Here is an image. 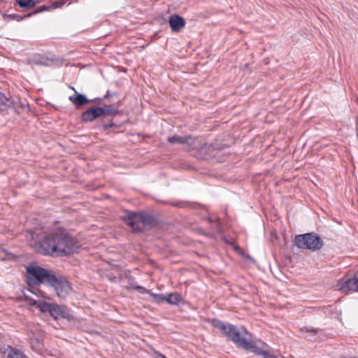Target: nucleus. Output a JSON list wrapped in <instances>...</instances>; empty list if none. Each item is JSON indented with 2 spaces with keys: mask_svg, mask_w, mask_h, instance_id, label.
Wrapping results in <instances>:
<instances>
[{
  "mask_svg": "<svg viewBox=\"0 0 358 358\" xmlns=\"http://www.w3.org/2000/svg\"><path fill=\"white\" fill-rule=\"evenodd\" d=\"M15 104V101L11 97H7L0 92V111H6Z\"/></svg>",
  "mask_w": 358,
  "mask_h": 358,
  "instance_id": "nucleus-16",
  "label": "nucleus"
},
{
  "mask_svg": "<svg viewBox=\"0 0 358 358\" xmlns=\"http://www.w3.org/2000/svg\"><path fill=\"white\" fill-rule=\"evenodd\" d=\"M103 110L102 107L93 106L87 108L82 113L80 118L81 121L85 123L91 122L96 118L102 116Z\"/></svg>",
  "mask_w": 358,
  "mask_h": 358,
  "instance_id": "nucleus-9",
  "label": "nucleus"
},
{
  "mask_svg": "<svg viewBox=\"0 0 358 358\" xmlns=\"http://www.w3.org/2000/svg\"><path fill=\"white\" fill-rule=\"evenodd\" d=\"M124 220L134 231H141L145 228H152L157 224V220L154 215L147 213L128 212Z\"/></svg>",
  "mask_w": 358,
  "mask_h": 358,
  "instance_id": "nucleus-3",
  "label": "nucleus"
},
{
  "mask_svg": "<svg viewBox=\"0 0 358 358\" xmlns=\"http://www.w3.org/2000/svg\"><path fill=\"white\" fill-rule=\"evenodd\" d=\"M336 289L347 293L350 291L358 292V272L353 276L342 278L336 285Z\"/></svg>",
  "mask_w": 358,
  "mask_h": 358,
  "instance_id": "nucleus-7",
  "label": "nucleus"
},
{
  "mask_svg": "<svg viewBox=\"0 0 358 358\" xmlns=\"http://www.w3.org/2000/svg\"><path fill=\"white\" fill-rule=\"evenodd\" d=\"M115 126V124L112 122V120L109 122H103L102 127L103 131H107L108 129Z\"/></svg>",
  "mask_w": 358,
  "mask_h": 358,
  "instance_id": "nucleus-27",
  "label": "nucleus"
},
{
  "mask_svg": "<svg viewBox=\"0 0 358 358\" xmlns=\"http://www.w3.org/2000/svg\"><path fill=\"white\" fill-rule=\"evenodd\" d=\"M185 143L187 148L189 151L190 150H206L207 148H210L208 143L203 142L201 139L197 136H192L190 135L185 136Z\"/></svg>",
  "mask_w": 358,
  "mask_h": 358,
  "instance_id": "nucleus-8",
  "label": "nucleus"
},
{
  "mask_svg": "<svg viewBox=\"0 0 358 358\" xmlns=\"http://www.w3.org/2000/svg\"><path fill=\"white\" fill-rule=\"evenodd\" d=\"M110 96V94L109 91H108V92H106V94L104 95V96H103V99H108Z\"/></svg>",
  "mask_w": 358,
  "mask_h": 358,
  "instance_id": "nucleus-30",
  "label": "nucleus"
},
{
  "mask_svg": "<svg viewBox=\"0 0 358 358\" xmlns=\"http://www.w3.org/2000/svg\"><path fill=\"white\" fill-rule=\"evenodd\" d=\"M27 292L35 294L37 297L46 298L45 293L39 290L36 287H32L31 289H27Z\"/></svg>",
  "mask_w": 358,
  "mask_h": 358,
  "instance_id": "nucleus-24",
  "label": "nucleus"
},
{
  "mask_svg": "<svg viewBox=\"0 0 358 358\" xmlns=\"http://www.w3.org/2000/svg\"><path fill=\"white\" fill-rule=\"evenodd\" d=\"M131 287L134 289L138 290L141 294H149L153 298L154 301L157 303H162L165 302L166 294H154L152 293L150 290L146 289L145 287L139 285H136L134 284H131Z\"/></svg>",
  "mask_w": 358,
  "mask_h": 358,
  "instance_id": "nucleus-15",
  "label": "nucleus"
},
{
  "mask_svg": "<svg viewBox=\"0 0 358 358\" xmlns=\"http://www.w3.org/2000/svg\"><path fill=\"white\" fill-rule=\"evenodd\" d=\"M267 345L262 341H257L251 352L262 356L263 358H278L275 355L270 354L266 350Z\"/></svg>",
  "mask_w": 358,
  "mask_h": 358,
  "instance_id": "nucleus-14",
  "label": "nucleus"
},
{
  "mask_svg": "<svg viewBox=\"0 0 358 358\" xmlns=\"http://www.w3.org/2000/svg\"><path fill=\"white\" fill-rule=\"evenodd\" d=\"M282 358H292V357H282Z\"/></svg>",
  "mask_w": 358,
  "mask_h": 358,
  "instance_id": "nucleus-33",
  "label": "nucleus"
},
{
  "mask_svg": "<svg viewBox=\"0 0 358 358\" xmlns=\"http://www.w3.org/2000/svg\"><path fill=\"white\" fill-rule=\"evenodd\" d=\"M294 243L295 246L299 248L309 250L313 252L320 250L324 245L320 236L314 232L296 236Z\"/></svg>",
  "mask_w": 358,
  "mask_h": 358,
  "instance_id": "nucleus-4",
  "label": "nucleus"
},
{
  "mask_svg": "<svg viewBox=\"0 0 358 358\" xmlns=\"http://www.w3.org/2000/svg\"><path fill=\"white\" fill-rule=\"evenodd\" d=\"M32 14L31 13H29L27 15H25L24 16H21V15H19L17 14H5L3 15V18L4 19H8V20H17V21H21L23 19H24L25 17H30L31 16Z\"/></svg>",
  "mask_w": 358,
  "mask_h": 358,
  "instance_id": "nucleus-21",
  "label": "nucleus"
},
{
  "mask_svg": "<svg viewBox=\"0 0 358 358\" xmlns=\"http://www.w3.org/2000/svg\"><path fill=\"white\" fill-rule=\"evenodd\" d=\"M53 273L38 266L31 265L27 267V278L29 285H40L49 283Z\"/></svg>",
  "mask_w": 358,
  "mask_h": 358,
  "instance_id": "nucleus-5",
  "label": "nucleus"
},
{
  "mask_svg": "<svg viewBox=\"0 0 358 358\" xmlns=\"http://www.w3.org/2000/svg\"><path fill=\"white\" fill-rule=\"evenodd\" d=\"M0 351L3 358H26L23 352L10 345H3L0 346Z\"/></svg>",
  "mask_w": 358,
  "mask_h": 358,
  "instance_id": "nucleus-10",
  "label": "nucleus"
},
{
  "mask_svg": "<svg viewBox=\"0 0 358 358\" xmlns=\"http://www.w3.org/2000/svg\"><path fill=\"white\" fill-rule=\"evenodd\" d=\"M342 358H358V357H342Z\"/></svg>",
  "mask_w": 358,
  "mask_h": 358,
  "instance_id": "nucleus-32",
  "label": "nucleus"
},
{
  "mask_svg": "<svg viewBox=\"0 0 358 358\" xmlns=\"http://www.w3.org/2000/svg\"><path fill=\"white\" fill-rule=\"evenodd\" d=\"M64 2L62 1H56L50 4L51 8H57L64 5Z\"/></svg>",
  "mask_w": 358,
  "mask_h": 358,
  "instance_id": "nucleus-28",
  "label": "nucleus"
},
{
  "mask_svg": "<svg viewBox=\"0 0 358 358\" xmlns=\"http://www.w3.org/2000/svg\"><path fill=\"white\" fill-rule=\"evenodd\" d=\"M185 136L173 135L168 138V142L171 144H181L185 143Z\"/></svg>",
  "mask_w": 358,
  "mask_h": 358,
  "instance_id": "nucleus-19",
  "label": "nucleus"
},
{
  "mask_svg": "<svg viewBox=\"0 0 358 358\" xmlns=\"http://www.w3.org/2000/svg\"><path fill=\"white\" fill-rule=\"evenodd\" d=\"M80 247L78 241L62 227H56L45 235L41 241L35 242L34 244L37 252L57 257L76 252Z\"/></svg>",
  "mask_w": 358,
  "mask_h": 358,
  "instance_id": "nucleus-1",
  "label": "nucleus"
},
{
  "mask_svg": "<svg viewBox=\"0 0 358 358\" xmlns=\"http://www.w3.org/2000/svg\"><path fill=\"white\" fill-rule=\"evenodd\" d=\"M306 331L308 332H313L314 334H316L317 333V330H315V329L313 328H306Z\"/></svg>",
  "mask_w": 358,
  "mask_h": 358,
  "instance_id": "nucleus-29",
  "label": "nucleus"
},
{
  "mask_svg": "<svg viewBox=\"0 0 358 358\" xmlns=\"http://www.w3.org/2000/svg\"><path fill=\"white\" fill-rule=\"evenodd\" d=\"M71 89L75 91V94L70 96L69 99L77 108L97 100V99L94 100H90L84 94L77 92L74 87H72Z\"/></svg>",
  "mask_w": 358,
  "mask_h": 358,
  "instance_id": "nucleus-13",
  "label": "nucleus"
},
{
  "mask_svg": "<svg viewBox=\"0 0 358 358\" xmlns=\"http://www.w3.org/2000/svg\"><path fill=\"white\" fill-rule=\"evenodd\" d=\"M31 345L33 349L36 350H39L41 348V343L39 341V339L36 338H31Z\"/></svg>",
  "mask_w": 358,
  "mask_h": 358,
  "instance_id": "nucleus-25",
  "label": "nucleus"
},
{
  "mask_svg": "<svg viewBox=\"0 0 358 358\" xmlns=\"http://www.w3.org/2000/svg\"><path fill=\"white\" fill-rule=\"evenodd\" d=\"M169 23L173 32L180 31L185 26V19L177 14L170 16Z\"/></svg>",
  "mask_w": 358,
  "mask_h": 358,
  "instance_id": "nucleus-12",
  "label": "nucleus"
},
{
  "mask_svg": "<svg viewBox=\"0 0 358 358\" xmlns=\"http://www.w3.org/2000/svg\"><path fill=\"white\" fill-rule=\"evenodd\" d=\"M24 298L30 306H36L42 313H49L52 303H46L42 300L33 299L27 292L24 293Z\"/></svg>",
  "mask_w": 358,
  "mask_h": 358,
  "instance_id": "nucleus-11",
  "label": "nucleus"
},
{
  "mask_svg": "<svg viewBox=\"0 0 358 358\" xmlns=\"http://www.w3.org/2000/svg\"><path fill=\"white\" fill-rule=\"evenodd\" d=\"M49 313L55 320L65 317V311L64 308L57 304L52 303Z\"/></svg>",
  "mask_w": 358,
  "mask_h": 358,
  "instance_id": "nucleus-17",
  "label": "nucleus"
},
{
  "mask_svg": "<svg viewBox=\"0 0 358 358\" xmlns=\"http://www.w3.org/2000/svg\"><path fill=\"white\" fill-rule=\"evenodd\" d=\"M20 8H34L38 1L34 0H15Z\"/></svg>",
  "mask_w": 358,
  "mask_h": 358,
  "instance_id": "nucleus-20",
  "label": "nucleus"
},
{
  "mask_svg": "<svg viewBox=\"0 0 358 358\" xmlns=\"http://www.w3.org/2000/svg\"><path fill=\"white\" fill-rule=\"evenodd\" d=\"M212 324L222 330L227 339L233 341L239 348L251 351L257 343V341H253L245 336L249 334L245 329L240 330L235 325L224 323L218 320H213Z\"/></svg>",
  "mask_w": 358,
  "mask_h": 358,
  "instance_id": "nucleus-2",
  "label": "nucleus"
},
{
  "mask_svg": "<svg viewBox=\"0 0 358 358\" xmlns=\"http://www.w3.org/2000/svg\"><path fill=\"white\" fill-rule=\"evenodd\" d=\"M181 296L178 293L166 294L165 302L171 305H178L182 301Z\"/></svg>",
  "mask_w": 358,
  "mask_h": 358,
  "instance_id": "nucleus-18",
  "label": "nucleus"
},
{
  "mask_svg": "<svg viewBox=\"0 0 358 358\" xmlns=\"http://www.w3.org/2000/svg\"><path fill=\"white\" fill-rule=\"evenodd\" d=\"M159 356H160L162 358H167V357H166L164 355H162V354H160V355H159Z\"/></svg>",
  "mask_w": 358,
  "mask_h": 358,
  "instance_id": "nucleus-31",
  "label": "nucleus"
},
{
  "mask_svg": "<svg viewBox=\"0 0 358 358\" xmlns=\"http://www.w3.org/2000/svg\"><path fill=\"white\" fill-rule=\"evenodd\" d=\"M13 106L17 108H20L24 111L29 110V104L25 100L22 101L20 99L17 102L15 101V104Z\"/></svg>",
  "mask_w": 358,
  "mask_h": 358,
  "instance_id": "nucleus-23",
  "label": "nucleus"
},
{
  "mask_svg": "<svg viewBox=\"0 0 358 358\" xmlns=\"http://www.w3.org/2000/svg\"><path fill=\"white\" fill-rule=\"evenodd\" d=\"M102 109L103 110L102 116L104 117H110L114 116L117 113V109L110 107L109 106H105L104 107H102Z\"/></svg>",
  "mask_w": 358,
  "mask_h": 358,
  "instance_id": "nucleus-22",
  "label": "nucleus"
},
{
  "mask_svg": "<svg viewBox=\"0 0 358 358\" xmlns=\"http://www.w3.org/2000/svg\"><path fill=\"white\" fill-rule=\"evenodd\" d=\"M50 9H51L50 5H49V6L43 5L42 6H40V7L37 8L36 9V10L33 13H31V14L32 15L33 14H37V13H41V12H43V11L49 10Z\"/></svg>",
  "mask_w": 358,
  "mask_h": 358,
  "instance_id": "nucleus-26",
  "label": "nucleus"
},
{
  "mask_svg": "<svg viewBox=\"0 0 358 358\" xmlns=\"http://www.w3.org/2000/svg\"><path fill=\"white\" fill-rule=\"evenodd\" d=\"M48 285L53 288L59 297L64 298L70 292L71 287L68 280L62 276H57L53 274Z\"/></svg>",
  "mask_w": 358,
  "mask_h": 358,
  "instance_id": "nucleus-6",
  "label": "nucleus"
}]
</instances>
